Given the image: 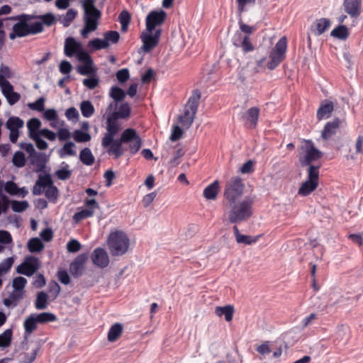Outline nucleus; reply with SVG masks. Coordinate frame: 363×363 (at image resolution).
<instances>
[{"mask_svg": "<svg viewBox=\"0 0 363 363\" xmlns=\"http://www.w3.org/2000/svg\"><path fill=\"white\" fill-rule=\"evenodd\" d=\"M40 350V345L35 343L30 352H22L18 355L20 363H32L36 359L38 353Z\"/></svg>", "mask_w": 363, "mask_h": 363, "instance_id": "obj_22", "label": "nucleus"}, {"mask_svg": "<svg viewBox=\"0 0 363 363\" xmlns=\"http://www.w3.org/2000/svg\"><path fill=\"white\" fill-rule=\"evenodd\" d=\"M130 240L127 235L121 230L111 233L108 239V245L113 256L124 255L128 249Z\"/></svg>", "mask_w": 363, "mask_h": 363, "instance_id": "obj_4", "label": "nucleus"}, {"mask_svg": "<svg viewBox=\"0 0 363 363\" xmlns=\"http://www.w3.org/2000/svg\"><path fill=\"white\" fill-rule=\"evenodd\" d=\"M301 148L304 153L303 155L299 156V160L303 167L311 165L313 162L323 156V152L314 146L311 140H303Z\"/></svg>", "mask_w": 363, "mask_h": 363, "instance_id": "obj_8", "label": "nucleus"}, {"mask_svg": "<svg viewBox=\"0 0 363 363\" xmlns=\"http://www.w3.org/2000/svg\"><path fill=\"white\" fill-rule=\"evenodd\" d=\"M123 332V325L119 323H114L109 329L108 333V340L114 342L119 338Z\"/></svg>", "mask_w": 363, "mask_h": 363, "instance_id": "obj_31", "label": "nucleus"}, {"mask_svg": "<svg viewBox=\"0 0 363 363\" xmlns=\"http://www.w3.org/2000/svg\"><path fill=\"white\" fill-rule=\"evenodd\" d=\"M259 115V109L257 107H252L242 114V118L250 128H255L257 125Z\"/></svg>", "mask_w": 363, "mask_h": 363, "instance_id": "obj_20", "label": "nucleus"}, {"mask_svg": "<svg viewBox=\"0 0 363 363\" xmlns=\"http://www.w3.org/2000/svg\"><path fill=\"white\" fill-rule=\"evenodd\" d=\"M34 16L28 14H22L20 16L7 18L6 19L19 21L15 23L12 28V32L9 34V38L14 40L16 38H22L29 35L28 22L34 19Z\"/></svg>", "mask_w": 363, "mask_h": 363, "instance_id": "obj_7", "label": "nucleus"}, {"mask_svg": "<svg viewBox=\"0 0 363 363\" xmlns=\"http://www.w3.org/2000/svg\"><path fill=\"white\" fill-rule=\"evenodd\" d=\"M45 101V99L44 97H40L38 100H36L35 102L29 103L28 104V106L31 110L43 111H44Z\"/></svg>", "mask_w": 363, "mask_h": 363, "instance_id": "obj_59", "label": "nucleus"}, {"mask_svg": "<svg viewBox=\"0 0 363 363\" xmlns=\"http://www.w3.org/2000/svg\"><path fill=\"white\" fill-rule=\"evenodd\" d=\"M118 118L110 113L107 117L106 130L107 133L101 140L103 147H107L113 141L114 136L118 133L120 126L118 123Z\"/></svg>", "mask_w": 363, "mask_h": 363, "instance_id": "obj_9", "label": "nucleus"}, {"mask_svg": "<svg viewBox=\"0 0 363 363\" xmlns=\"http://www.w3.org/2000/svg\"><path fill=\"white\" fill-rule=\"evenodd\" d=\"M13 331L11 329H6L0 335V347L10 346L12 340Z\"/></svg>", "mask_w": 363, "mask_h": 363, "instance_id": "obj_45", "label": "nucleus"}, {"mask_svg": "<svg viewBox=\"0 0 363 363\" xmlns=\"http://www.w3.org/2000/svg\"><path fill=\"white\" fill-rule=\"evenodd\" d=\"M166 12L163 10L159 11H152L146 17V29L152 32L157 26L162 25L166 18Z\"/></svg>", "mask_w": 363, "mask_h": 363, "instance_id": "obj_13", "label": "nucleus"}, {"mask_svg": "<svg viewBox=\"0 0 363 363\" xmlns=\"http://www.w3.org/2000/svg\"><path fill=\"white\" fill-rule=\"evenodd\" d=\"M77 11L73 9H69L65 15L60 17V23L64 27H68L71 22L75 18Z\"/></svg>", "mask_w": 363, "mask_h": 363, "instance_id": "obj_44", "label": "nucleus"}, {"mask_svg": "<svg viewBox=\"0 0 363 363\" xmlns=\"http://www.w3.org/2000/svg\"><path fill=\"white\" fill-rule=\"evenodd\" d=\"M35 318L37 321L39 323H45L49 322H53L56 320L57 317L52 313L44 312L39 314L35 315Z\"/></svg>", "mask_w": 363, "mask_h": 363, "instance_id": "obj_50", "label": "nucleus"}, {"mask_svg": "<svg viewBox=\"0 0 363 363\" xmlns=\"http://www.w3.org/2000/svg\"><path fill=\"white\" fill-rule=\"evenodd\" d=\"M140 38L143 43L142 49L145 52H150L158 44V41L152 37V32H143Z\"/></svg>", "mask_w": 363, "mask_h": 363, "instance_id": "obj_23", "label": "nucleus"}, {"mask_svg": "<svg viewBox=\"0 0 363 363\" xmlns=\"http://www.w3.org/2000/svg\"><path fill=\"white\" fill-rule=\"evenodd\" d=\"M36 182L37 185L41 186L44 188L49 187L53 184L52 178L49 174L45 175L40 174Z\"/></svg>", "mask_w": 363, "mask_h": 363, "instance_id": "obj_58", "label": "nucleus"}, {"mask_svg": "<svg viewBox=\"0 0 363 363\" xmlns=\"http://www.w3.org/2000/svg\"><path fill=\"white\" fill-rule=\"evenodd\" d=\"M44 248V245L38 238H31L28 242V249L30 252H39Z\"/></svg>", "mask_w": 363, "mask_h": 363, "instance_id": "obj_40", "label": "nucleus"}, {"mask_svg": "<svg viewBox=\"0 0 363 363\" xmlns=\"http://www.w3.org/2000/svg\"><path fill=\"white\" fill-rule=\"evenodd\" d=\"M12 162L16 167L21 168L26 165V159L25 154L21 151H17L14 153Z\"/></svg>", "mask_w": 363, "mask_h": 363, "instance_id": "obj_47", "label": "nucleus"}, {"mask_svg": "<svg viewBox=\"0 0 363 363\" xmlns=\"http://www.w3.org/2000/svg\"><path fill=\"white\" fill-rule=\"evenodd\" d=\"M28 206L29 204L27 201H13L11 202V209L14 212L17 213H21L26 211L28 208Z\"/></svg>", "mask_w": 363, "mask_h": 363, "instance_id": "obj_54", "label": "nucleus"}, {"mask_svg": "<svg viewBox=\"0 0 363 363\" xmlns=\"http://www.w3.org/2000/svg\"><path fill=\"white\" fill-rule=\"evenodd\" d=\"M130 113V108L128 103H123L120 106L117 111L111 113L113 116L118 118H127L129 117Z\"/></svg>", "mask_w": 363, "mask_h": 363, "instance_id": "obj_39", "label": "nucleus"}, {"mask_svg": "<svg viewBox=\"0 0 363 363\" xmlns=\"http://www.w3.org/2000/svg\"><path fill=\"white\" fill-rule=\"evenodd\" d=\"M84 18L99 20L101 12L95 6V0H83Z\"/></svg>", "mask_w": 363, "mask_h": 363, "instance_id": "obj_14", "label": "nucleus"}, {"mask_svg": "<svg viewBox=\"0 0 363 363\" xmlns=\"http://www.w3.org/2000/svg\"><path fill=\"white\" fill-rule=\"evenodd\" d=\"M75 145L73 142L66 143L63 147L58 150V154L61 158L65 157V155H75L76 151L73 149Z\"/></svg>", "mask_w": 363, "mask_h": 363, "instance_id": "obj_42", "label": "nucleus"}, {"mask_svg": "<svg viewBox=\"0 0 363 363\" xmlns=\"http://www.w3.org/2000/svg\"><path fill=\"white\" fill-rule=\"evenodd\" d=\"M350 35L349 29L346 26L340 25L335 28L330 33V35L339 40H346Z\"/></svg>", "mask_w": 363, "mask_h": 363, "instance_id": "obj_32", "label": "nucleus"}, {"mask_svg": "<svg viewBox=\"0 0 363 363\" xmlns=\"http://www.w3.org/2000/svg\"><path fill=\"white\" fill-rule=\"evenodd\" d=\"M309 167L308 169V181H311L315 183L318 184V178H319V166L315 165H308Z\"/></svg>", "mask_w": 363, "mask_h": 363, "instance_id": "obj_49", "label": "nucleus"}, {"mask_svg": "<svg viewBox=\"0 0 363 363\" xmlns=\"http://www.w3.org/2000/svg\"><path fill=\"white\" fill-rule=\"evenodd\" d=\"M109 95L116 101L115 103L111 102L108 107L107 111L111 112L113 108H116V102L123 101L125 97L126 94L121 88L115 86L111 87Z\"/></svg>", "mask_w": 363, "mask_h": 363, "instance_id": "obj_24", "label": "nucleus"}, {"mask_svg": "<svg viewBox=\"0 0 363 363\" xmlns=\"http://www.w3.org/2000/svg\"><path fill=\"white\" fill-rule=\"evenodd\" d=\"M350 338L349 330L345 326H341L336 333V340L342 345H346Z\"/></svg>", "mask_w": 363, "mask_h": 363, "instance_id": "obj_43", "label": "nucleus"}, {"mask_svg": "<svg viewBox=\"0 0 363 363\" xmlns=\"http://www.w3.org/2000/svg\"><path fill=\"white\" fill-rule=\"evenodd\" d=\"M80 111L84 117L89 118L94 113V107L91 101L88 100L83 101L80 104Z\"/></svg>", "mask_w": 363, "mask_h": 363, "instance_id": "obj_41", "label": "nucleus"}, {"mask_svg": "<svg viewBox=\"0 0 363 363\" xmlns=\"http://www.w3.org/2000/svg\"><path fill=\"white\" fill-rule=\"evenodd\" d=\"M43 30V23L40 21H36L30 25L28 24L29 35H35L41 33Z\"/></svg>", "mask_w": 363, "mask_h": 363, "instance_id": "obj_60", "label": "nucleus"}, {"mask_svg": "<svg viewBox=\"0 0 363 363\" xmlns=\"http://www.w3.org/2000/svg\"><path fill=\"white\" fill-rule=\"evenodd\" d=\"M84 26L81 30V35L84 38H87L89 33L96 30L99 25V20L84 18Z\"/></svg>", "mask_w": 363, "mask_h": 363, "instance_id": "obj_29", "label": "nucleus"}, {"mask_svg": "<svg viewBox=\"0 0 363 363\" xmlns=\"http://www.w3.org/2000/svg\"><path fill=\"white\" fill-rule=\"evenodd\" d=\"M233 230L236 242L239 244L250 245L255 243L258 240V238L260 237V235L252 237L250 235H242L240 233L237 225H234Z\"/></svg>", "mask_w": 363, "mask_h": 363, "instance_id": "obj_26", "label": "nucleus"}, {"mask_svg": "<svg viewBox=\"0 0 363 363\" xmlns=\"http://www.w3.org/2000/svg\"><path fill=\"white\" fill-rule=\"evenodd\" d=\"M123 144H128V150L134 155L140 149L142 140L135 130L127 128L121 133L120 138H113L111 143L106 147L108 154L113 155L116 159L119 158L127 150L123 147Z\"/></svg>", "mask_w": 363, "mask_h": 363, "instance_id": "obj_1", "label": "nucleus"}, {"mask_svg": "<svg viewBox=\"0 0 363 363\" xmlns=\"http://www.w3.org/2000/svg\"><path fill=\"white\" fill-rule=\"evenodd\" d=\"M201 99V92L198 89L194 90L192 96H191L185 106L184 113L178 118L179 123L183 127L189 128L194 122L195 116L199 104Z\"/></svg>", "mask_w": 363, "mask_h": 363, "instance_id": "obj_5", "label": "nucleus"}, {"mask_svg": "<svg viewBox=\"0 0 363 363\" xmlns=\"http://www.w3.org/2000/svg\"><path fill=\"white\" fill-rule=\"evenodd\" d=\"M109 46V43L100 38H94L88 43V47L92 48L94 50L106 49Z\"/></svg>", "mask_w": 363, "mask_h": 363, "instance_id": "obj_48", "label": "nucleus"}, {"mask_svg": "<svg viewBox=\"0 0 363 363\" xmlns=\"http://www.w3.org/2000/svg\"><path fill=\"white\" fill-rule=\"evenodd\" d=\"M215 313L219 317L224 315L225 320L230 322L233 317L234 307L232 305H227L223 307L217 306L215 308Z\"/></svg>", "mask_w": 363, "mask_h": 363, "instance_id": "obj_30", "label": "nucleus"}, {"mask_svg": "<svg viewBox=\"0 0 363 363\" xmlns=\"http://www.w3.org/2000/svg\"><path fill=\"white\" fill-rule=\"evenodd\" d=\"M40 266L39 259L33 256L26 257L23 263L16 267V272L18 274L27 277H31L38 271Z\"/></svg>", "mask_w": 363, "mask_h": 363, "instance_id": "obj_11", "label": "nucleus"}, {"mask_svg": "<svg viewBox=\"0 0 363 363\" xmlns=\"http://www.w3.org/2000/svg\"><path fill=\"white\" fill-rule=\"evenodd\" d=\"M342 7L344 11L351 18H357L362 12V0H344Z\"/></svg>", "mask_w": 363, "mask_h": 363, "instance_id": "obj_15", "label": "nucleus"}, {"mask_svg": "<svg viewBox=\"0 0 363 363\" xmlns=\"http://www.w3.org/2000/svg\"><path fill=\"white\" fill-rule=\"evenodd\" d=\"M41 125V122L39 119L36 118H33L30 119L27 122V127L29 131V137L30 138L31 135H38V131H37Z\"/></svg>", "mask_w": 363, "mask_h": 363, "instance_id": "obj_46", "label": "nucleus"}, {"mask_svg": "<svg viewBox=\"0 0 363 363\" xmlns=\"http://www.w3.org/2000/svg\"><path fill=\"white\" fill-rule=\"evenodd\" d=\"M34 17H35L34 19L35 18L40 19L41 20L40 22L43 23V25L44 24L47 26H52L56 21L55 16L51 13H48L45 15H41V16H34Z\"/></svg>", "mask_w": 363, "mask_h": 363, "instance_id": "obj_53", "label": "nucleus"}, {"mask_svg": "<svg viewBox=\"0 0 363 363\" xmlns=\"http://www.w3.org/2000/svg\"><path fill=\"white\" fill-rule=\"evenodd\" d=\"M331 26L329 18H321L317 19L310 27V31L315 36L324 33Z\"/></svg>", "mask_w": 363, "mask_h": 363, "instance_id": "obj_18", "label": "nucleus"}, {"mask_svg": "<svg viewBox=\"0 0 363 363\" xmlns=\"http://www.w3.org/2000/svg\"><path fill=\"white\" fill-rule=\"evenodd\" d=\"M57 277L64 285H67L70 283V277L65 269H59L57 272Z\"/></svg>", "mask_w": 363, "mask_h": 363, "instance_id": "obj_63", "label": "nucleus"}, {"mask_svg": "<svg viewBox=\"0 0 363 363\" xmlns=\"http://www.w3.org/2000/svg\"><path fill=\"white\" fill-rule=\"evenodd\" d=\"M38 322L35 318V314H31L28 316L23 323L25 333L30 335L33 333L37 328Z\"/></svg>", "mask_w": 363, "mask_h": 363, "instance_id": "obj_33", "label": "nucleus"}, {"mask_svg": "<svg viewBox=\"0 0 363 363\" xmlns=\"http://www.w3.org/2000/svg\"><path fill=\"white\" fill-rule=\"evenodd\" d=\"M68 164H65V167L57 170L55 172L56 176L60 180H67L70 178L72 172L67 169Z\"/></svg>", "mask_w": 363, "mask_h": 363, "instance_id": "obj_62", "label": "nucleus"}, {"mask_svg": "<svg viewBox=\"0 0 363 363\" xmlns=\"http://www.w3.org/2000/svg\"><path fill=\"white\" fill-rule=\"evenodd\" d=\"M45 194L50 202L55 203L58 197V189L52 184L47 188Z\"/></svg>", "mask_w": 363, "mask_h": 363, "instance_id": "obj_51", "label": "nucleus"}, {"mask_svg": "<svg viewBox=\"0 0 363 363\" xmlns=\"http://www.w3.org/2000/svg\"><path fill=\"white\" fill-rule=\"evenodd\" d=\"M287 48L286 37L281 38L276 43L274 48L270 52L269 60L266 62V57H262L256 60V64L259 68L267 67L269 69H274L285 58Z\"/></svg>", "mask_w": 363, "mask_h": 363, "instance_id": "obj_3", "label": "nucleus"}, {"mask_svg": "<svg viewBox=\"0 0 363 363\" xmlns=\"http://www.w3.org/2000/svg\"><path fill=\"white\" fill-rule=\"evenodd\" d=\"M244 188L245 184L240 177H231L225 184L223 194L226 203L240 200L243 194Z\"/></svg>", "mask_w": 363, "mask_h": 363, "instance_id": "obj_6", "label": "nucleus"}, {"mask_svg": "<svg viewBox=\"0 0 363 363\" xmlns=\"http://www.w3.org/2000/svg\"><path fill=\"white\" fill-rule=\"evenodd\" d=\"M340 124L339 118H335L332 121L328 122L321 133V137L323 140H327L336 134Z\"/></svg>", "mask_w": 363, "mask_h": 363, "instance_id": "obj_21", "label": "nucleus"}, {"mask_svg": "<svg viewBox=\"0 0 363 363\" xmlns=\"http://www.w3.org/2000/svg\"><path fill=\"white\" fill-rule=\"evenodd\" d=\"M31 164L36 167V172H43L45 168V164L47 162V159L44 154L40 152H37L35 155H33V157H30Z\"/></svg>", "mask_w": 363, "mask_h": 363, "instance_id": "obj_28", "label": "nucleus"}, {"mask_svg": "<svg viewBox=\"0 0 363 363\" xmlns=\"http://www.w3.org/2000/svg\"><path fill=\"white\" fill-rule=\"evenodd\" d=\"M233 45L237 48L241 47L244 52H251L253 51L255 49L253 45L252 44L250 40V38L247 35L244 36L242 38L240 43L238 42L236 40H234Z\"/></svg>", "mask_w": 363, "mask_h": 363, "instance_id": "obj_38", "label": "nucleus"}, {"mask_svg": "<svg viewBox=\"0 0 363 363\" xmlns=\"http://www.w3.org/2000/svg\"><path fill=\"white\" fill-rule=\"evenodd\" d=\"M23 125L24 122L21 118L17 116H11L6 123V128L8 130H18V129L23 127Z\"/></svg>", "mask_w": 363, "mask_h": 363, "instance_id": "obj_35", "label": "nucleus"}, {"mask_svg": "<svg viewBox=\"0 0 363 363\" xmlns=\"http://www.w3.org/2000/svg\"><path fill=\"white\" fill-rule=\"evenodd\" d=\"M334 106L332 101H324L320 105L317 111V118L318 121L328 118L333 112Z\"/></svg>", "mask_w": 363, "mask_h": 363, "instance_id": "obj_25", "label": "nucleus"}, {"mask_svg": "<svg viewBox=\"0 0 363 363\" xmlns=\"http://www.w3.org/2000/svg\"><path fill=\"white\" fill-rule=\"evenodd\" d=\"M48 296L44 291H40L37 294L35 301V307L38 310H44L48 307Z\"/></svg>", "mask_w": 363, "mask_h": 363, "instance_id": "obj_36", "label": "nucleus"}, {"mask_svg": "<svg viewBox=\"0 0 363 363\" xmlns=\"http://www.w3.org/2000/svg\"><path fill=\"white\" fill-rule=\"evenodd\" d=\"M27 284V280L23 277H18L13 279L12 286L16 291H20L25 293V286Z\"/></svg>", "mask_w": 363, "mask_h": 363, "instance_id": "obj_52", "label": "nucleus"}, {"mask_svg": "<svg viewBox=\"0 0 363 363\" xmlns=\"http://www.w3.org/2000/svg\"><path fill=\"white\" fill-rule=\"evenodd\" d=\"M104 41H106L107 43H117L120 38V35L118 31L115 30H110L107 31L104 34Z\"/></svg>", "mask_w": 363, "mask_h": 363, "instance_id": "obj_55", "label": "nucleus"}, {"mask_svg": "<svg viewBox=\"0 0 363 363\" xmlns=\"http://www.w3.org/2000/svg\"><path fill=\"white\" fill-rule=\"evenodd\" d=\"M73 137L77 143L88 142L91 140V135L89 133L79 130H74Z\"/></svg>", "mask_w": 363, "mask_h": 363, "instance_id": "obj_57", "label": "nucleus"}, {"mask_svg": "<svg viewBox=\"0 0 363 363\" xmlns=\"http://www.w3.org/2000/svg\"><path fill=\"white\" fill-rule=\"evenodd\" d=\"M5 191L11 195H18L19 188L16 185V184L12 181H9L5 184L4 186Z\"/></svg>", "mask_w": 363, "mask_h": 363, "instance_id": "obj_64", "label": "nucleus"}, {"mask_svg": "<svg viewBox=\"0 0 363 363\" xmlns=\"http://www.w3.org/2000/svg\"><path fill=\"white\" fill-rule=\"evenodd\" d=\"M84 203L86 208L77 212L73 216V220L77 223L85 218L91 217L94 213V210L99 208V203L94 199H86Z\"/></svg>", "mask_w": 363, "mask_h": 363, "instance_id": "obj_12", "label": "nucleus"}, {"mask_svg": "<svg viewBox=\"0 0 363 363\" xmlns=\"http://www.w3.org/2000/svg\"><path fill=\"white\" fill-rule=\"evenodd\" d=\"M219 192V182L218 180L207 186L203 190V196L208 200H215Z\"/></svg>", "mask_w": 363, "mask_h": 363, "instance_id": "obj_27", "label": "nucleus"}, {"mask_svg": "<svg viewBox=\"0 0 363 363\" xmlns=\"http://www.w3.org/2000/svg\"><path fill=\"white\" fill-rule=\"evenodd\" d=\"M318 183L306 180L304 182L298 189V194L301 196H307L313 191L317 187Z\"/></svg>", "mask_w": 363, "mask_h": 363, "instance_id": "obj_37", "label": "nucleus"}, {"mask_svg": "<svg viewBox=\"0 0 363 363\" xmlns=\"http://www.w3.org/2000/svg\"><path fill=\"white\" fill-rule=\"evenodd\" d=\"M254 198L245 196L242 199L226 203L228 207V218L230 223H240L250 218L253 214Z\"/></svg>", "mask_w": 363, "mask_h": 363, "instance_id": "obj_2", "label": "nucleus"}, {"mask_svg": "<svg viewBox=\"0 0 363 363\" xmlns=\"http://www.w3.org/2000/svg\"><path fill=\"white\" fill-rule=\"evenodd\" d=\"M87 259L85 254L78 255L70 264L69 271L71 274L76 278L81 277L84 271V265Z\"/></svg>", "mask_w": 363, "mask_h": 363, "instance_id": "obj_16", "label": "nucleus"}, {"mask_svg": "<svg viewBox=\"0 0 363 363\" xmlns=\"http://www.w3.org/2000/svg\"><path fill=\"white\" fill-rule=\"evenodd\" d=\"M79 160L84 164L91 166L94 164L95 158L91 150L85 147L79 153Z\"/></svg>", "mask_w": 363, "mask_h": 363, "instance_id": "obj_34", "label": "nucleus"}, {"mask_svg": "<svg viewBox=\"0 0 363 363\" xmlns=\"http://www.w3.org/2000/svg\"><path fill=\"white\" fill-rule=\"evenodd\" d=\"M92 262L100 268H105L109 263V258L106 252L101 247L96 248L91 255Z\"/></svg>", "mask_w": 363, "mask_h": 363, "instance_id": "obj_17", "label": "nucleus"}, {"mask_svg": "<svg viewBox=\"0 0 363 363\" xmlns=\"http://www.w3.org/2000/svg\"><path fill=\"white\" fill-rule=\"evenodd\" d=\"M82 48V44L77 42L74 38L68 37L65 39L64 52L67 57H71L77 55Z\"/></svg>", "mask_w": 363, "mask_h": 363, "instance_id": "obj_19", "label": "nucleus"}, {"mask_svg": "<svg viewBox=\"0 0 363 363\" xmlns=\"http://www.w3.org/2000/svg\"><path fill=\"white\" fill-rule=\"evenodd\" d=\"M77 72L81 75H91L96 72V70L93 67V64L84 63V65L77 67Z\"/></svg>", "mask_w": 363, "mask_h": 363, "instance_id": "obj_56", "label": "nucleus"}, {"mask_svg": "<svg viewBox=\"0 0 363 363\" xmlns=\"http://www.w3.org/2000/svg\"><path fill=\"white\" fill-rule=\"evenodd\" d=\"M30 138L33 140L35 143L37 147L39 150H43L48 148V143L43 139L41 138V135H31Z\"/></svg>", "mask_w": 363, "mask_h": 363, "instance_id": "obj_61", "label": "nucleus"}, {"mask_svg": "<svg viewBox=\"0 0 363 363\" xmlns=\"http://www.w3.org/2000/svg\"><path fill=\"white\" fill-rule=\"evenodd\" d=\"M3 68L0 69V86L1 91L9 105L13 106L20 100L21 95L13 91L12 84L4 79V77L1 74Z\"/></svg>", "mask_w": 363, "mask_h": 363, "instance_id": "obj_10", "label": "nucleus"}]
</instances>
